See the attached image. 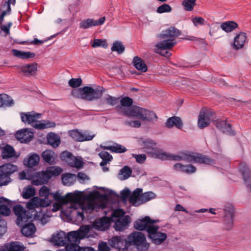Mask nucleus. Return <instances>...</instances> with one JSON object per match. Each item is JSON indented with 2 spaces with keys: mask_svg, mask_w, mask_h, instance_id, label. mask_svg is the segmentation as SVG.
Masks as SVG:
<instances>
[{
  "mask_svg": "<svg viewBox=\"0 0 251 251\" xmlns=\"http://www.w3.org/2000/svg\"><path fill=\"white\" fill-rule=\"evenodd\" d=\"M50 195L55 201L62 204H69L66 209L62 210V212L66 217L76 223H81L84 220V213L90 214L99 208L95 200L78 191L68 193L64 196L59 191L51 193Z\"/></svg>",
  "mask_w": 251,
  "mask_h": 251,
  "instance_id": "1",
  "label": "nucleus"
},
{
  "mask_svg": "<svg viewBox=\"0 0 251 251\" xmlns=\"http://www.w3.org/2000/svg\"><path fill=\"white\" fill-rule=\"evenodd\" d=\"M138 144L142 149H144L146 152L148 153H153L155 157L161 160H184L188 162L209 165H212L215 164V161L213 159L205 155L198 153L181 152L178 154H174L157 150L155 148V142L149 138L141 139L138 141Z\"/></svg>",
  "mask_w": 251,
  "mask_h": 251,
  "instance_id": "2",
  "label": "nucleus"
},
{
  "mask_svg": "<svg viewBox=\"0 0 251 251\" xmlns=\"http://www.w3.org/2000/svg\"><path fill=\"white\" fill-rule=\"evenodd\" d=\"M158 222V220H153L149 216H145L142 219L136 221L134 226L139 231H146L148 237L151 242L158 245L161 244L167 238L165 233L158 231L159 226L155 225Z\"/></svg>",
  "mask_w": 251,
  "mask_h": 251,
  "instance_id": "3",
  "label": "nucleus"
},
{
  "mask_svg": "<svg viewBox=\"0 0 251 251\" xmlns=\"http://www.w3.org/2000/svg\"><path fill=\"white\" fill-rule=\"evenodd\" d=\"M13 210L17 216L16 223L18 226H22L25 222L32 221H38L45 225L49 221L50 217L42 210L37 211L35 208L26 210L20 204L14 206Z\"/></svg>",
  "mask_w": 251,
  "mask_h": 251,
  "instance_id": "4",
  "label": "nucleus"
},
{
  "mask_svg": "<svg viewBox=\"0 0 251 251\" xmlns=\"http://www.w3.org/2000/svg\"><path fill=\"white\" fill-rule=\"evenodd\" d=\"M91 227L89 225L81 226L77 230L69 232L67 234L68 243L66 246V251H77L80 249L79 246L80 240L88 237V233Z\"/></svg>",
  "mask_w": 251,
  "mask_h": 251,
  "instance_id": "5",
  "label": "nucleus"
},
{
  "mask_svg": "<svg viewBox=\"0 0 251 251\" xmlns=\"http://www.w3.org/2000/svg\"><path fill=\"white\" fill-rule=\"evenodd\" d=\"M21 121L25 124L31 125L35 128L37 129H44L50 127H54L56 124L54 122L49 121H38L40 118L41 114L31 112H21L20 113Z\"/></svg>",
  "mask_w": 251,
  "mask_h": 251,
  "instance_id": "6",
  "label": "nucleus"
},
{
  "mask_svg": "<svg viewBox=\"0 0 251 251\" xmlns=\"http://www.w3.org/2000/svg\"><path fill=\"white\" fill-rule=\"evenodd\" d=\"M62 169L57 166H50L46 168L45 171L35 172L31 177L32 183L38 186L47 184L52 177L60 175Z\"/></svg>",
  "mask_w": 251,
  "mask_h": 251,
  "instance_id": "7",
  "label": "nucleus"
},
{
  "mask_svg": "<svg viewBox=\"0 0 251 251\" xmlns=\"http://www.w3.org/2000/svg\"><path fill=\"white\" fill-rule=\"evenodd\" d=\"M104 89H94L89 86H85L74 90L72 93L75 97L80 98L88 101H92L100 98Z\"/></svg>",
  "mask_w": 251,
  "mask_h": 251,
  "instance_id": "8",
  "label": "nucleus"
},
{
  "mask_svg": "<svg viewBox=\"0 0 251 251\" xmlns=\"http://www.w3.org/2000/svg\"><path fill=\"white\" fill-rule=\"evenodd\" d=\"M133 100L128 97H125L120 100V105L116 107L118 113L128 117H133L138 106H131Z\"/></svg>",
  "mask_w": 251,
  "mask_h": 251,
  "instance_id": "9",
  "label": "nucleus"
},
{
  "mask_svg": "<svg viewBox=\"0 0 251 251\" xmlns=\"http://www.w3.org/2000/svg\"><path fill=\"white\" fill-rule=\"evenodd\" d=\"M128 240L131 244L135 246L140 251H147L150 247V244L147 242L145 235L141 232H132L128 237Z\"/></svg>",
  "mask_w": 251,
  "mask_h": 251,
  "instance_id": "10",
  "label": "nucleus"
},
{
  "mask_svg": "<svg viewBox=\"0 0 251 251\" xmlns=\"http://www.w3.org/2000/svg\"><path fill=\"white\" fill-rule=\"evenodd\" d=\"M17 170V166L11 163L0 166V186L7 185L11 180L10 176Z\"/></svg>",
  "mask_w": 251,
  "mask_h": 251,
  "instance_id": "11",
  "label": "nucleus"
},
{
  "mask_svg": "<svg viewBox=\"0 0 251 251\" xmlns=\"http://www.w3.org/2000/svg\"><path fill=\"white\" fill-rule=\"evenodd\" d=\"M176 44V40H163L156 44L155 51L163 56L168 58L171 56L172 53L167 50L172 49Z\"/></svg>",
  "mask_w": 251,
  "mask_h": 251,
  "instance_id": "12",
  "label": "nucleus"
},
{
  "mask_svg": "<svg viewBox=\"0 0 251 251\" xmlns=\"http://www.w3.org/2000/svg\"><path fill=\"white\" fill-rule=\"evenodd\" d=\"M224 228L227 230H230L233 227V218L234 217V209L232 204H227L224 208Z\"/></svg>",
  "mask_w": 251,
  "mask_h": 251,
  "instance_id": "13",
  "label": "nucleus"
},
{
  "mask_svg": "<svg viewBox=\"0 0 251 251\" xmlns=\"http://www.w3.org/2000/svg\"><path fill=\"white\" fill-rule=\"evenodd\" d=\"M51 203V201L49 198H40L35 197L32 198L26 205L28 209H33L38 207H46Z\"/></svg>",
  "mask_w": 251,
  "mask_h": 251,
  "instance_id": "14",
  "label": "nucleus"
},
{
  "mask_svg": "<svg viewBox=\"0 0 251 251\" xmlns=\"http://www.w3.org/2000/svg\"><path fill=\"white\" fill-rule=\"evenodd\" d=\"M133 117L137 118L143 121H153L156 120L157 117L152 111L138 107L136 109Z\"/></svg>",
  "mask_w": 251,
  "mask_h": 251,
  "instance_id": "15",
  "label": "nucleus"
},
{
  "mask_svg": "<svg viewBox=\"0 0 251 251\" xmlns=\"http://www.w3.org/2000/svg\"><path fill=\"white\" fill-rule=\"evenodd\" d=\"M70 136L75 140L79 142L90 141L95 136L94 134H91L89 131L80 132L78 130H73L69 132Z\"/></svg>",
  "mask_w": 251,
  "mask_h": 251,
  "instance_id": "16",
  "label": "nucleus"
},
{
  "mask_svg": "<svg viewBox=\"0 0 251 251\" xmlns=\"http://www.w3.org/2000/svg\"><path fill=\"white\" fill-rule=\"evenodd\" d=\"M212 112L211 110L202 109L201 111L198 119V126L203 128L208 126L212 120Z\"/></svg>",
  "mask_w": 251,
  "mask_h": 251,
  "instance_id": "17",
  "label": "nucleus"
},
{
  "mask_svg": "<svg viewBox=\"0 0 251 251\" xmlns=\"http://www.w3.org/2000/svg\"><path fill=\"white\" fill-rule=\"evenodd\" d=\"M26 247L19 241L5 243L0 247V251H25Z\"/></svg>",
  "mask_w": 251,
  "mask_h": 251,
  "instance_id": "18",
  "label": "nucleus"
},
{
  "mask_svg": "<svg viewBox=\"0 0 251 251\" xmlns=\"http://www.w3.org/2000/svg\"><path fill=\"white\" fill-rule=\"evenodd\" d=\"M181 34V32L175 27H170L166 30L163 31L158 37L162 39L175 40V38Z\"/></svg>",
  "mask_w": 251,
  "mask_h": 251,
  "instance_id": "19",
  "label": "nucleus"
},
{
  "mask_svg": "<svg viewBox=\"0 0 251 251\" xmlns=\"http://www.w3.org/2000/svg\"><path fill=\"white\" fill-rule=\"evenodd\" d=\"M50 241L55 246H65L68 243L67 234L65 232L60 231L52 235Z\"/></svg>",
  "mask_w": 251,
  "mask_h": 251,
  "instance_id": "20",
  "label": "nucleus"
},
{
  "mask_svg": "<svg viewBox=\"0 0 251 251\" xmlns=\"http://www.w3.org/2000/svg\"><path fill=\"white\" fill-rule=\"evenodd\" d=\"M112 218L103 217L95 220L93 226L95 229L104 231L109 227Z\"/></svg>",
  "mask_w": 251,
  "mask_h": 251,
  "instance_id": "21",
  "label": "nucleus"
},
{
  "mask_svg": "<svg viewBox=\"0 0 251 251\" xmlns=\"http://www.w3.org/2000/svg\"><path fill=\"white\" fill-rule=\"evenodd\" d=\"M15 137L22 143H27L33 137V133L28 128H24L16 132Z\"/></svg>",
  "mask_w": 251,
  "mask_h": 251,
  "instance_id": "22",
  "label": "nucleus"
},
{
  "mask_svg": "<svg viewBox=\"0 0 251 251\" xmlns=\"http://www.w3.org/2000/svg\"><path fill=\"white\" fill-rule=\"evenodd\" d=\"M239 169L247 189L249 191H251V173L250 169L244 163L240 165Z\"/></svg>",
  "mask_w": 251,
  "mask_h": 251,
  "instance_id": "23",
  "label": "nucleus"
},
{
  "mask_svg": "<svg viewBox=\"0 0 251 251\" xmlns=\"http://www.w3.org/2000/svg\"><path fill=\"white\" fill-rule=\"evenodd\" d=\"M105 20V17L100 18L98 20L93 19H87L82 21L79 24V27L82 29H87L94 26L102 25Z\"/></svg>",
  "mask_w": 251,
  "mask_h": 251,
  "instance_id": "24",
  "label": "nucleus"
},
{
  "mask_svg": "<svg viewBox=\"0 0 251 251\" xmlns=\"http://www.w3.org/2000/svg\"><path fill=\"white\" fill-rule=\"evenodd\" d=\"M214 124L223 133H226L228 135H234L235 132L231 129V126L229 124H227L224 120H215L213 121Z\"/></svg>",
  "mask_w": 251,
  "mask_h": 251,
  "instance_id": "25",
  "label": "nucleus"
},
{
  "mask_svg": "<svg viewBox=\"0 0 251 251\" xmlns=\"http://www.w3.org/2000/svg\"><path fill=\"white\" fill-rule=\"evenodd\" d=\"M143 189L140 188L135 189L130 195L128 201L129 202L134 206H138L142 204L141 201V195Z\"/></svg>",
  "mask_w": 251,
  "mask_h": 251,
  "instance_id": "26",
  "label": "nucleus"
},
{
  "mask_svg": "<svg viewBox=\"0 0 251 251\" xmlns=\"http://www.w3.org/2000/svg\"><path fill=\"white\" fill-rule=\"evenodd\" d=\"M130 218L126 215L123 218L112 220L115 221L114 228L116 230L122 231L126 228L130 222Z\"/></svg>",
  "mask_w": 251,
  "mask_h": 251,
  "instance_id": "27",
  "label": "nucleus"
},
{
  "mask_svg": "<svg viewBox=\"0 0 251 251\" xmlns=\"http://www.w3.org/2000/svg\"><path fill=\"white\" fill-rule=\"evenodd\" d=\"M11 201L3 197L0 198V214L9 216L11 213Z\"/></svg>",
  "mask_w": 251,
  "mask_h": 251,
  "instance_id": "28",
  "label": "nucleus"
},
{
  "mask_svg": "<svg viewBox=\"0 0 251 251\" xmlns=\"http://www.w3.org/2000/svg\"><path fill=\"white\" fill-rule=\"evenodd\" d=\"M174 170L187 174H191L196 172V167L192 165H183L181 163H176L173 166Z\"/></svg>",
  "mask_w": 251,
  "mask_h": 251,
  "instance_id": "29",
  "label": "nucleus"
},
{
  "mask_svg": "<svg viewBox=\"0 0 251 251\" xmlns=\"http://www.w3.org/2000/svg\"><path fill=\"white\" fill-rule=\"evenodd\" d=\"M25 222L23 225L19 226H22L21 229L22 233L26 237H32L36 230L35 225L30 223Z\"/></svg>",
  "mask_w": 251,
  "mask_h": 251,
  "instance_id": "30",
  "label": "nucleus"
},
{
  "mask_svg": "<svg viewBox=\"0 0 251 251\" xmlns=\"http://www.w3.org/2000/svg\"><path fill=\"white\" fill-rule=\"evenodd\" d=\"M247 40L246 33L241 32L235 37L233 42V47L236 50L242 49Z\"/></svg>",
  "mask_w": 251,
  "mask_h": 251,
  "instance_id": "31",
  "label": "nucleus"
},
{
  "mask_svg": "<svg viewBox=\"0 0 251 251\" xmlns=\"http://www.w3.org/2000/svg\"><path fill=\"white\" fill-rule=\"evenodd\" d=\"M20 71L27 76L34 75L37 70V64L34 63L20 66Z\"/></svg>",
  "mask_w": 251,
  "mask_h": 251,
  "instance_id": "32",
  "label": "nucleus"
},
{
  "mask_svg": "<svg viewBox=\"0 0 251 251\" xmlns=\"http://www.w3.org/2000/svg\"><path fill=\"white\" fill-rule=\"evenodd\" d=\"M165 126L169 128L175 126L177 128L181 129L183 126V123L179 117L173 116L167 119L165 123Z\"/></svg>",
  "mask_w": 251,
  "mask_h": 251,
  "instance_id": "33",
  "label": "nucleus"
},
{
  "mask_svg": "<svg viewBox=\"0 0 251 251\" xmlns=\"http://www.w3.org/2000/svg\"><path fill=\"white\" fill-rule=\"evenodd\" d=\"M132 63L135 68L142 72H146L148 70L147 66L143 60L138 56L133 58Z\"/></svg>",
  "mask_w": 251,
  "mask_h": 251,
  "instance_id": "34",
  "label": "nucleus"
},
{
  "mask_svg": "<svg viewBox=\"0 0 251 251\" xmlns=\"http://www.w3.org/2000/svg\"><path fill=\"white\" fill-rule=\"evenodd\" d=\"M39 156L36 153H33L31 154L26 160H25L24 163L25 165L27 167L32 168L37 166L39 164Z\"/></svg>",
  "mask_w": 251,
  "mask_h": 251,
  "instance_id": "35",
  "label": "nucleus"
},
{
  "mask_svg": "<svg viewBox=\"0 0 251 251\" xmlns=\"http://www.w3.org/2000/svg\"><path fill=\"white\" fill-rule=\"evenodd\" d=\"M47 141L52 147L56 148L60 144V138L55 133H50L47 135Z\"/></svg>",
  "mask_w": 251,
  "mask_h": 251,
  "instance_id": "36",
  "label": "nucleus"
},
{
  "mask_svg": "<svg viewBox=\"0 0 251 251\" xmlns=\"http://www.w3.org/2000/svg\"><path fill=\"white\" fill-rule=\"evenodd\" d=\"M12 98L5 94H0V107H10L14 105Z\"/></svg>",
  "mask_w": 251,
  "mask_h": 251,
  "instance_id": "37",
  "label": "nucleus"
},
{
  "mask_svg": "<svg viewBox=\"0 0 251 251\" xmlns=\"http://www.w3.org/2000/svg\"><path fill=\"white\" fill-rule=\"evenodd\" d=\"M131 168L127 166H125L120 170L118 177L121 180H124L128 178L131 176Z\"/></svg>",
  "mask_w": 251,
  "mask_h": 251,
  "instance_id": "38",
  "label": "nucleus"
},
{
  "mask_svg": "<svg viewBox=\"0 0 251 251\" xmlns=\"http://www.w3.org/2000/svg\"><path fill=\"white\" fill-rule=\"evenodd\" d=\"M1 156L3 159L15 157L16 156L15 151L12 146L7 145L2 150Z\"/></svg>",
  "mask_w": 251,
  "mask_h": 251,
  "instance_id": "39",
  "label": "nucleus"
},
{
  "mask_svg": "<svg viewBox=\"0 0 251 251\" xmlns=\"http://www.w3.org/2000/svg\"><path fill=\"white\" fill-rule=\"evenodd\" d=\"M109 243L112 247L120 250L121 248L124 246V241L121 237L116 236L109 240Z\"/></svg>",
  "mask_w": 251,
  "mask_h": 251,
  "instance_id": "40",
  "label": "nucleus"
},
{
  "mask_svg": "<svg viewBox=\"0 0 251 251\" xmlns=\"http://www.w3.org/2000/svg\"><path fill=\"white\" fill-rule=\"evenodd\" d=\"M54 152L50 150H47L42 153V157L44 161L50 164H53L54 163Z\"/></svg>",
  "mask_w": 251,
  "mask_h": 251,
  "instance_id": "41",
  "label": "nucleus"
},
{
  "mask_svg": "<svg viewBox=\"0 0 251 251\" xmlns=\"http://www.w3.org/2000/svg\"><path fill=\"white\" fill-rule=\"evenodd\" d=\"M76 176L74 174L67 173L62 176V183L67 186H71L75 181Z\"/></svg>",
  "mask_w": 251,
  "mask_h": 251,
  "instance_id": "42",
  "label": "nucleus"
},
{
  "mask_svg": "<svg viewBox=\"0 0 251 251\" xmlns=\"http://www.w3.org/2000/svg\"><path fill=\"white\" fill-rule=\"evenodd\" d=\"M237 27L238 24L236 22L232 21L223 23L221 25V27L222 30L226 32H231Z\"/></svg>",
  "mask_w": 251,
  "mask_h": 251,
  "instance_id": "43",
  "label": "nucleus"
},
{
  "mask_svg": "<svg viewBox=\"0 0 251 251\" xmlns=\"http://www.w3.org/2000/svg\"><path fill=\"white\" fill-rule=\"evenodd\" d=\"M103 148L116 153H123L126 151V149L124 146L118 144H115L113 146H105Z\"/></svg>",
  "mask_w": 251,
  "mask_h": 251,
  "instance_id": "44",
  "label": "nucleus"
},
{
  "mask_svg": "<svg viewBox=\"0 0 251 251\" xmlns=\"http://www.w3.org/2000/svg\"><path fill=\"white\" fill-rule=\"evenodd\" d=\"M100 157L102 159V161L100 163V166L103 167L112 159V156L108 152L101 151L99 154Z\"/></svg>",
  "mask_w": 251,
  "mask_h": 251,
  "instance_id": "45",
  "label": "nucleus"
},
{
  "mask_svg": "<svg viewBox=\"0 0 251 251\" xmlns=\"http://www.w3.org/2000/svg\"><path fill=\"white\" fill-rule=\"evenodd\" d=\"M35 194V189L31 186H28L24 189L22 196L23 198L28 199L33 197Z\"/></svg>",
  "mask_w": 251,
  "mask_h": 251,
  "instance_id": "46",
  "label": "nucleus"
},
{
  "mask_svg": "<svg viewBox=\"0 0 251 251\" xmlns=\"http://www.w3.org/2000/svg\"><path fill=\"white\" fill-rule=\"evenodd\" d=\"M83 162L81 158L74 157L71 161L69 162V165L71 167H75L79 169L82 167Z\"/></svg>",
  "mask_w": 251,
  "mask_h": 251,
  "instance_id": "47",
  "label": "nucleus"
},
{
  "mask_svg": "<svg viewBox=\"0 0 251 251\" xmlns=\"http://www.w3.org/2000/svg\"><path fill=\"white\" fill-rule=\"evenodd\" d=\"M125 49L121 42L116 41L113 43L111 50L112 51H116L119 54H121L124 51Z\"/></svg>",
  "mask_w": 251,
  "mask_h": 251,
  "instance_id": "48",
  "label": "nucleus"
},
{
  "mask_svg": "<svg viewBox=\"0 0 251 251\" xmlns=\"http://www.w3.org/2000/svg\"><path fill=\"white\" fill-rule=\"evenodd\" d=\"M196 0H184L182 2V5L184 7L185 10L187 11H191L193 10L196 5Z\"/></svg>",
  "mask_w": 251,
  "mask_h": 251,
  "instance_id": "49",
  "label": "nucleus"
},
{
  "mask_svg": "<svg viewBox=\"0 0 251 251\" xmlns=\"http://www.w3.org/2000/svg\"><path fill=\"white\" fill-rule=\"evenodd\" d=\"M156 197V195L152 192H147L144 193H142L141 195V201L142 204L150 201Z\"/></svg>",
  "mask_w": 251,
  "mask_h": 251,
  "instance_id": "50",
  "label": "nucleus"
},
{
  "mask_svg": "<svg viewBox=\"0 0 251 251\" xmlns=\"http://www.w3.org/2000/svg\"><path fill=\"white\" fill-rule=\"evenodd\" d=\"M91 46L93 48H97L102 47L106 48L107 44L105 40L104 39H95L92 43Z\"/></svg>",
  "mask_w": 251,
  "mask_h": 251,
  "instance_id": "51",
  "label": "nucleus"
},
{
  "mask_svg": "<svg viewBox=\"0 0 251 251\" xmlns=\"http://www.w3.org/2000/svg\"><path fill=\"white\" fill-rule=\"evenodd\" d=\"M172 7L168 4H163L159 6L156 9V12L158 13H168L172 11Z\"/></svg>",
  "mask_w": 251,
  "mask_h": 251,
  "instance_id": "52",
  "label": "nucleus"
},
{
  "mask_svg": "<svg viewBox=\"0 0 251 251\" xmlns=\"http://www.w3.org/2000/svg\"><path fill=\"white\" fill-rule=\"evenodd\" d=\"M125 212L123 209H116L113 211V212L112 213V217L111 218L112 220H113L114 218H115V219L123 218L124 217L126 216H125Z\"/></svg>",
  "mask_w": 251,
  "mask_h": 251,
  "instance_id": "53",
  "label": "nucleus"
},
{
  "mask_svg": "<svg viewBox=\"0 0 251 251\" xmlns=\"http://www.w3.org/2000/svg\"><path fill=\"white\" fill-rule=\"evenodd\" d=\"M39 194L41 197L49 198L51 193H50V190L47 186H43L40 189Z\"/></svg>",
  "mask_w": 251,
  "mask_h": 251,
  "instance_id": "54",
  "label": "nucleus"
},
{
  "mask_svg": "<svg viewBox=\"0 0 251 251\" xmlns=\"http://www.w3.org/2000/svg\"><path fill=\"white\" fill-rule=\"evenodd\" d=\"M192 22L195 26H198L199 25H203L206 24L205 20L201 17H194L192 19Z\"/></svg>",
  "mask_w": 251,
  "mask_h": 251,
  "instance_id": "55",
  "label": "nucleus"
},
{
  "mask_svg": "<svg viewBox=\"0 0 251 251\" xmlns=\"http://www.w3.org/2000/svg\"><path fill=\"white\" fill-rule=\"evenodd\" d=\"M82 83L81 78H71L69 81V85L72 88H76L80 86Z\"/></svg>",
  "mask_w": 251,
  "mask_h": 251,
  "instance_id": "56",
  "label": "nucleus"
},
{
  "mask_svg": "<svg viewBox=\"0 0 251 251\" xmlns=\"http://www.w3.org/2000/svg\"><path fill=\"white\" fill-rule=\"evenodd\" d=\"M119 98H116L115 97L108 95L107 97L104 98V100L105 101L106 103L108 105L111 106H114L115 105H116L117 101V100Z\"/></svg>",
  "mask_w": 251,
  "mask_h": 251,
  "instance_id": "57",
  "label": "nucleus"
},
{
  "mask_svg": "<svg viewBox=\"0 0 251 251\" xmlns=\"http://www.w3.org/2000/svg\"><path fill=\"white\" fill-rule=\"evenodd\" d=\"M124 125L131 127L138 128L141 126V123L139 121H125Z\"/></svg>",
  "mask_w": 251,
  "mask_h": 251,
  "instance_id": "58",
  "label": "nucleus"
},
{
  "mask_svg": "<svg viewBox=\"0 0 251 251\" xmlns=\"http://www.w3.org/2000/svg\"><path fill=\"white\" fill-rule=\"evenodd\" d=\"M7 223L5 220L0 219V237L2 236L6 231Z\"/></svg>",
  "mask_w": 251,
  "mask_h": 251,
  "instance_id": "59",
  "label": "nucleus"
},
{
  "mask_svg": "<svg viewBox=\"0 0 251 251\" xmlns=\"http://www.w3.org/2000/svg\"><path fill=\"white\" fill-rule=\"evenodd\" d=\"M61 157L63 160H67V161L69 162L71 161L73 158L74 157L72 153L68 151H64L61 153Z\"/></svg>",
  "mask_w": 251,
  "mask_h": 251,
  "instance_id": "60",
  "label": "nucleus"
},
{
  "mask_svg": "<svg viewBox=\"0 0 251 251\" xmlns=\"http://www.w3.org/2000/svg\"><path fill=\"white\" fill-rule=\"evenodd\" d=\"M130 191L128 189H125L121 192V196L123 201H126L127 198L129 199L130 195Z\"/></svg>",
  "mask_w": 251,
  "mask_h": 251,
  "instance_id": "61",
  "label": "nucleus"
},
{
  "mask_svg": "<svg viewBox=\"0 0 251 251\" xmlns=\"http://www.w3.org/2000/svg\"><path fill=\"white\" fill-rule=\"evenodd\" d=\"M132 156L134 157L136 159V161L140 164H142L145 162L146 160V156L144 154H133Z\"/></svg>",
  "mask_w": 251,
  "mask_h": 251,
  "instance_id": "62",
  "label": "nucleus"
},
{
  "mask_svg": "<svg viewBox=\"0 0 251 251\" xmlns=\"http://www.w3.org/2000/svg\"><path fill=\"white\" fill-rule=\"evenodd\" d=\"M12 23L9 22L6 25H1L0 26V29L5 32L6 34H10V29L12 25Z\"/></svg>",
  "mask_w": 251,
  "mask_h": 251,
  "instance_id": "63",
  "label": "nucleus"
},
{
  "mask_svg": "<svg viewBox=\"0 0 251 251\" xmlns=\"http://www.w3.org/2000/svg\"><path fill=\"white\" fill-rule=\"evenodd\" d=\"M99 251H109L110 249L106 242H102L99 246Z\"/></svg>",
  "mask_w": 251,
  "mask_h": 251,
  "instance_id": "64",
  "label": "nucleus"
}]
</instances>
